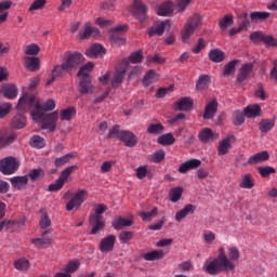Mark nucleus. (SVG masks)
<instances>
[{"mask_svg": "<svg viewBox=\"0 0 277 277\" xmlns=\"http://www.w3.org/2000/svg\"><path fill=\"white\" fill-rule=\"evenodd\" d=\"M49 233H51V230H44L41 238L31 239V243H34L35 248H49V246H51L53 240L47 237Z\"/></svg>", "mask_w": 277, "mask_h": 277, "instance_id": "18", "label": "nucleus"}, {"mask_svg": "<svg viewBox=\"0 0 277 277\" xmlns=\"http://www.w3.org/2000/svg\"><path fill=\"white\" fill-rule=\"evenodd\" d=\"M42 177H44L42 169H32L27 175V179H30V181H40Z\"/></svg>", "mask_w": 277, "mask_h": 277, "instance_id": "58", "label": "nucleus"}, {"mask_svg": "<svg viewBox=\"0 0 277 277\" xmlns=\"http://www.w3.org/2000/svg\"><path fill=\"white\" fill-rule=\"evenodd\" d=\"M36 105L39 106V108L41 109L42 114H44V111H53V109H55V101H53V100H48L43 104H40V102H37L35 104V106Z\"/></svg>", "mask_w": 277, "mask_h": 277, "instance_id": "55", "label": "nucleus"}, {"mask_svg": "<svg viewBox=\"0 0 277 277\" xmlns=\"http://www.w3.org/2000/svg\"><path fill=\"white\" fill-rule=\"evenodd\" d=\"M66 72H70V70L64 63H62L61 65H55L52 69L50 78L45 82V85H51V83H54L57 78L63 77L64 75H66Z\"/></svg>", "mask_w": 277, "mask_h": 277, "instance_id": "12", "label": "nucleus"}, {"mask_svg": "<svg viewBox=\"0 0 277 277\" xmlns=\"http://www.w3.org/2000/svg\"><path fill=\"white\" fill-rule=\"evenodd\" d=\"M268 17H269V12H265V11H254L250 14V18L252 23H259V21L260 22L267 21Z\"/></svg>", "mask_w": 277, "mask_h": 277, "instance_id": "43", "label": "nucleus"}, {"mask_svg": "<svg viewBox=\"0 0 277 277\" xmlns=\"http://www.w3.org/2000/svg\"><path fill=\"white\" fill-rule=\"evenodd\" d=\"M230 137L233 136H227L220 142L219 148H217V153L220 156L228 155V150L230 149Z\"/></svg>", "mask_w": 277, "mask_h": 277, "instance_id": "40", "label": "nucleus"}, {"mask_svg": "<svg viewBox=\"0 0 277 277\" xmlns=\"http://www.w3.org/2000/svg\"><path fill=\"white\" fill-rule=\"evenodd\" d=\"M159 81V75L155 72V70H148L146 75L143 77L142 83L145 88H148V85Z\"/></svg>", "mask_w": 277, "mask_h": 277, "instance_id": "31", "label": "nucleus"}, {"mask_svg": "<svg viewBox=\"0 0 277 277\" xmlns=\"http://www.w3.org/2000/svg\"><path fill=\"white\" fill-rule=\"evenodd\" d=\"M209 83H211V78L208 75H201L196 82L197 90H205Z\"/></svg>", "mask_w": 277, "mask_h": 277, "instance_id": "52", "label": "nucleus"}, {"mask_svg": "<svg viewBox=\"0 0 277 277\" xmlns=\"http://www.w3.org/2000/svg\"><path fill=\"white\" fill-rule=\"evenodd\" d=\"M123 60H127L129 64H142L144 60V54L142 50H138L136 52H132L129 58H123Z\"/></svg>", "mask_w": 277, "mask_h": 277, "instance_id": "46", "label": "nucleus"}, {"mask_svg": "<svg viewBox=\"0 0 277 277\" xmlns=\"http://www.w3.org/2000/svg\"><path fill=\"white\" fill-rule=\"evenodd\" d=\"M77 158V153H69L67 155H64L62 157L55 158L54 159V166L55 168H62V166H66L70 161V159H76Z\"/></svg>", "mask_w": 277, "mask_h": 277, "instance_id": "32", "label": "nucleus"}, {"mask_svg": "<svg viewBox=\"0 0 277 277\" xmlns=\"http://www.w3.org/2000/svg\"><path fill=\"white\" fill-rule=\"evenodd\" d=\"M265 161H269V151L263 150L253 156L249 157L248 164L249 166H256V163H263Z\"/></svg>", "mask_w": 277, "mask_h": 277, "instance_id": "17", "label": "nucleus"}, {"mask_svg": "<svg viewBox=\"0 0 277 277\" xmlns=\"http://www.w3.org/2000/svg\"><path fill=\"white\" fill-rule=\"evenodd\" d=\"M30 116L35 122H41V129H45L50 133L57 129V120L60 119V113L57 111L44 114L39 105H35Z\"/></svg>", "mask_w": 277, "mask_h": 277, "instance_id": "2", "label": "nucleus"}, {"mask_svg": "<svg viewBox=\"0 0 277 277\" xmlns=\"http://www.w3.org/2000/svg\"><path fill=\"white\" fill-rule=\"evenodd\" d=\"M30 265L31 264L29 263V260H27L25 258H21V259L14 261V267H15V269H17V272H27V269H29Z\"/></svg>", "mask_w": 277, "mask_h": 277, "instance_id": "44", "label": "nucleus"}, {"mask_svg": "<svg viewBox=\"0 0 277 277\" xmlns=\"http://www.w3.org/2000/svg\"><path fill=\"white\" fill-rule=\"evenodd\" d=\"M30 146L31 148H44V146H47V141L44 140V137L40 136V135H32L30 137Z\"/></svg>", "mask_w": 277, "mask_h": 277, "instance_id": "41", "label": "nucleus"}, {"mask_svg": "<svg viewBox=\"0 0 277 277\" xmlns=\"http://www.w3.org/2000/svg\"><path fill=\"white\" fill-rule=\"evenodd\" d=\"M25 66L30 72H38L40 70V58L38 56H25Z\"/></svg>", "mask_w": 277, "mask_h": 277, "instance_id": "20", "label": "nucleus"}, {"mask_svg": "<svg viewBox=\"0 0 277 277\" xmlns=\"http://www.w3.org/2000/svg\"><path fill=\"white\" fill-rule=\"evenodd\" d=\"M12 187L15 189H23L24 187H27V183H29V179H27V175L23 176H14L10 180Z\"/></svg>", "mask_w": 277, "mask_h": 277, "instance_id": "30", "label": "nucleus"}, {"mask_svg": "<svg viewBox=\"0 0 277 277\" xmlns=\"http://www.w3.org/2000/svg\"><path fill=\"white\" fill-rule=\"evenodd\" d=\"M35 102L36 96L25 93L24 96L18 100L16 109L17 111H29V109L34 107Z\"/></svg>", "mask_w": 277, "mask_h": 277, "instance_id": "11", "label": "nucleus"}, {"mask_svg": "<svg viewBox=\"0 0 277 277\" xmlns=\"http://www.w3.org/2000/svg\"><path fill=\"white\" fill-rule=\"evenodd\" d=\"M12 111V103H0V119L5 118Z\"/></svg>", "mask_w": 277, "mask_h": 277, "instance_id": "60", "label": "nucleus"}, {"mask_svg": "<svg viewBox=\"0 0 277 277\" xmlns=\"http://www.w3.org/2000/svg\"><path fill=\"white\" fill-rule=\"evenodd\" d=\"M166 27H170V21L168 19L159 24H156L154 27L149 28L148 36L150 38H153V36H163Z\"/></svg>", "mask_w": 277, "mask_h": 277, "instance_id": "22", "label": "nucleus"}, {"mask_svg": "<svg viewBox=\"0 0 277 277\" xmlns=\"http://www.w3.org/2000/svg\"><path fill=\"white\" fill-rule=\"evenodd\" d=\"M237 63H238L237 60H234V61L227 63L224 66V69H223V77H230V75H233V72H235V68L237 67Z\"/></svg>", "mask_w": 277, "mask_h": 277, "instance_id": "56", "label": "nucleus"}, {"mask_svg": "<svg viewBox=\"0 0 277 277\" xmlns=\"http://www.w3.org/2000/svg\"><path fill=\"white\" fill-rule=\"evenodd\" d=\"M85 55L91 58L98 57V55H105V48L98 43H94L87 50Z\"/></svg>", "mask_w": 277, "mask_h": 277, "instance_id": "29", "label": "nucleus"}, {"mask_svg": "<svg viewBox=\"0 0 277 277\" xmlns=\"http://www.w3.org/2000/svg\"><path fill=\"white\" fill-rule=\"evenodd\" d=\"M246 122V111L236 110L234 113V124L235 127H241Z\"/></svg>", "mask_w": 277, "mask_h": 277, "instance_id": "57", "label": "nucleus"}, {"mask_svg": "<svg viewBox=\"0 0 277 277\" xmlns=\"http://www.w3.org/2000/svg\"><path fill=\"white\" fill-rule=\"evenodd\" d=\"M123 226H133V220L118 216L113 221V227L115 230H120Z\"/></svg>", "mask_w": 277, "mask_h": 277, "instance_id": "33", "label": "nucleus"}, {"mask_svg": "<svg viewBox=\"0 0 277 277\" xmlns=\"http://www.w3.org/2000/svg\"><path fill=\"white\" fill-rule=\"evenodd\" d=\"M251 42L254 44L263 42L266 47H277V40L272 35H265L261 31H254L250 35Z\"/></svg>", "mask_w": 277, "mask_h": 277, "instance_id": "9", "label": "nucleus"}, {"mask_svg": "<svg viewBox=\"0 0 277 277\" xmlns=\"http://www.w3.org/2000/svg\"><path fill=\"white\" fill-rule=\"evenodd\" d=\"M172 12H174V3L167 1L158 6L157 14L158 16H172Z\"/></svg>", "mask_w": 277, "mask_h": 277, "instance_id": "26", "label": "nucleus"}, {"mask_svg": "<svg viewBox=\"0 0 277 277\" xmlns=\"http://www.w3.org/2000/svg\"><path fill=\"white\" fill-rule=\"evenodd\" d=\"M133 239V232H121L119 234L120 243H129Z\"/></svg>", "mask_w": 277, "mask_h": 277, "instance_id": "64", "label": "nucleus"}, {"mask_svg": "<svg viewBox=\"0 0 277 277\" xmlns=\"http://www.w3.org/2000/svg\"><path fill=\"white\" fill-rule=\"evenodd\" d=\"M253 70L254 64L252 63L241 65L237 74V83H243V81L248 80Z\"/></svg>", "mask_w": 277, "mask_h": 277, "instance_id": "13", "label": "nucleus"}, {"mask_svg": "<svg viewBox=\"0 0 277 277\" xmlns=\"http://www.w3.org/2000/svg\"><path fill=\"white\" fill-rule=\"evenodd\" d=\"M107 210V206L100 203L95 209V214L89 216V222L91 226H93L91 230V235H96L98 230H103L105 228V217L103 213Z\"/></svg>", "mask_w": 277, "mask_h": 277, "instance_id": "4", "label": "nucleus"}, {"mask_svg": "<svg viewBox=\"0 0 277 277\" xmlns=\"http://www.w3.org/2000/svg\"><path fill=\"white\" fill-rule=\"evenodd\" d=\"M198 137L202 144H209V142H213V130L209 128L202 129L199 132Z\"/></svg>", "mask_w": 277, "mask_h": 277, "instance_id": "37", "label": "nucleus"}, {"mask_svg": "<svg viewBox=\"0 0 277 277\" xmlns=\"http://www.w3.org/2000/svg\"><path fill=\"white\" fill-rule=\"evenodd\" d=\"M148 8L142 3L140 0L133 1V14L137 21H146V14Z\"/></svg>", "mask_w": 277, "mask_h": 277, "instance_id": "14", "label": "nucleus"}, {"mask_svg": "<svg viewBox=\"0 0 277 277\" xmlns=\"http://www.w3.org/2000/svg\"><path fill=\"white\" fill-rule=\"evenodd\" d=\"M183 196V188L182 187H174L170 189L169 198L171 202H179Z\"/></svg>", "mask_w": 277, "mask_h": 277, "instance_id": "48", "label": "nucleus"}, {"mask_svg": "<svg viewBox=\"0 0 277 277\" xmlns=\"http://www.w3.org/2000/svg\"><path fill=\"white\" fill-rule=\"evenodd\" d=\"M111 137H117L128 148H135L137 146V136L131 131L120 130V126H114L109 129L107 138L111 140Z\"/></svg>", "mask_w": 277, "mask_h": 277, "instance_id": "3", "label": "nucleus"}, {"mask_svg": "<svg viewBox=\"0 0 277 277\" xmlns=\"http://www.w3.org/2000/svg\"><path fill=\"white\" fill-rule=\"evenodd\" d=\"M114 246H116V236L108 235L101 240L100 250L101 252H111L114 250Z\"/></svg>", "mask_w": 277, "mask_h": 277, "instance_id": "16", "label": "nucleus"}, {"mask_svg": "<svg viewBox=\"0 0 277 277\" xmlns=\"http://www.w3.org/2000/svg\"><path fill=\"white\" fill-rule=\"evenodd\" d=\"M38 53H40V47H38L36 43H31L25 49L26 55H38Z\"/></svg>", "mask_w": 277, "mask_h": 277, "instance_id": "63", "label": "nucleus"}, {"mask_svg": "<svg viewBox=\"0 0 277 277\" xmlns=\"http://www.w3.org/2000/svg\"><path fill=\"white\" fill-rule=\"evenodd\" d=\"M44 5H47V0H35L29 6V12H36V10H43Z\"/></svg>", "mask_w": 277, "mask_h": 277, "instance_id": "62", "label": "nucleus"}, {"mask_svg": "<svg viewBox=\"0 0 277 277\" xmlns=\"http://www.w3.org/2000/svg\"><path fill=\"white\" fill-rule=\"evenodd\" d=\"M239 187L241 189H252V187H254V179H252V174L246 173L239 183Z\"/></svg>", "mask_w": 277, "mask_h": 277, "instance_id": "35", "label": "nucleus"}, {"mask_svg": "<svg viewBox=\"0 0 277 277\" xmlns=\"http://www.w3.org/2000/svg\"><path fill=\"white\" fill-rule=\"evenodd\" d=\"M128 69H129V61L128 60H121L117 64L115 74L111 79L113 88H118V85H120L124 81V77H127Z\"/></svg>", "mask_w": 277, "mask_h": 277, "instance_id": "6", "label": "nucleus"}, {"mask_svg": "<svg viewBox=\"0 0 277 277\" xmlns=\"http://www.w3.org/2000/svg\"><path fill=\"white\" fill-rule=\"evenodd\" d=\"M176 142L172 133L162 134L158 137V144L161 146H172Z\"/></svg>", "mask_w": 277, "mask_h": 277, "instance_id": "42", "label": "nucleus"}, {"mask_svg": "<svg viewBox=\"0 0 277 277\" xmlns=\"http://www.w3.org/2000/svg\"><path fill=\"white\" fill-rule=\"evenodd\" d=\"M195 212H196V206L186 205L184 209L176 212L175 220L176 222H182L183 220H185V217H187V215H189V213L194 214Z\"/></svg>", "mask_w": 277, "mask_h": 277, "instance_id": "28", "label": "nucleus"}, {"mask_svg": "<svg viewBox=\"0 0 277 277\" xmlns=\"http://www.w3.org/2000/svg\"><path fill=\"white\" fill-rule=\"evenodd\" d=\"M1 92L4 98H9L11 101L18 96V88L15 84H3Z\"/></svg>", "mask_w": 277, "mask_h": 277, "instance_id": "21", "label": "nucleus"}, {"mask_svg": "<svg viewBox=\"0 0 277 277\" xmlns=\"http://www.w3.org/2000/svg\"><path fill=\"white\" fill-rule=\"evenodd\" d=\"M17 111L16 115L12 118L11 126L13 129H25L27 127V117Z\"/></svg>", "mask_w": 277, "mask_h": 277, "instance_id": "24", "label": "nucleus"}, {"mask_svg": "<svg viewBox=\"0 0 277 277\" xmlns=\"http://www.w3.org/2000/svg\"><path fill=\"white\" fill-rule=\"evenodd\" d=\"M219 252V255L212 261L206 260L203 263V272L210 276H217V274H221L224 269H235V265H233L230 260L226 256L224 248H220Z\"/></svg>", "mask_w": 277, "mask_h": 277, "instance_id": "1", "label": "nucleus"}, {"mask_svg": "<svg viewBox=\"0 0 277 277\" xmlns=\"http://www.w3.org/2000/svg\"><path fill=\"white\" fill-rule=\"evenodd\" d=\"M233 23H235L233 15L227 14L223 18L220 19V22H219L220 29H222V31H226V29H228V27H230V25H233Z\"/></svg>", "mask_w": 277, "mask_h": 277, "instance_id": "47", "label": "nucleus"}, {"mask_svg": "<svg viewBox=\"0 0 277 277\" xmlns=\"http://www.w3.org/2000/svg\"><path fill=\"white\" fill-rule=\"evenodd\" d=\"M158 213H159V210L157 209V207H154L153 210L149 212L140 211L137 213V216L141 217L143 222H150L153 217H157Z\"/></svg>", "mask_w": 277, "mask_h": 277, "instance_id": "39", "label": "nucleus"}, {"mask_svg": "<svg viewBox=\"0 0 277 277\" xmlns=\"http://www.w3.org/2000/svg\"><path fill=\"white\" fill-rule=\"evenodd\" d=\"M215 114H217V100H212L206 105L203 118L205 120H211Z\"/></svg>", "mask_w": 277, "mask_h": 277, "instance_id": "25", "label": "nucleus"}, {"mask_svg": "<svg viewBox=\"0 0 277 277\" xmlns=\"http://www.w3.org/2000/svg\"><path fill=\"white\" fill-rule=\"evenodd\" d=\"M88 200V190L79 189L72 196V198L67 202L66 209L67 211L79 210L81 208L82 202Z\"/></svg>", "mask_w": 277, "mask_h": 277, "instance_id": "8", "label": "nucleus"}, {"mask_svg": "<svg viewBox=\"0 0 277 277\" xmlns=\"http://www.w3.org/2000/svg\"><path fill=\"white\" fill-rule=\"evenodd\" d=\"M166 159V150L159 149L151 155V160L154 163H161Z\"/></svg>", "mask_w": 277, "mask_h": 277, "instance_id": "61", "label": "nucleus"}, {"mask_svg": "<svg viewBox=\"0 0 277 277\" xmlns=\"http://www.w3.org/2000/svg\"><path fill=\"white\" fill-rule=\"evenodd\" d=\"M75 170H77V166H70V167L65 168L61 172V175L55 181V183L49 185L48 192H60V189H62V187H64V184L66 183V181H68V176H70L72 174V172H75Z\"/></svg>", "mask_w": 277, "mask_h": 277, "instance_id": "7", "label": "nucleus"}, {"mask_svg": "<svg viewBox=\"0 0 277 277\" xmlns=\"http://www.w3.org/2000/svg\"><path fill=\"white\" fill-rule=\"evenodd\" d=\"M163 131H166V128L161 123H150L147 127V133H149V135H161Z\"/></svg>", "mask_w": 277, "mask_h": 277, "instance_id": "45", "label": "nucleus"}, {"mask_svg": "<svg viewBox=\"0 0 277 277\" xmlns=\"http://www.w3.org/2000/svg\"><path fill=\"white\" fill-rule=\"evenodd\" d=\"M194 107V101L189 97H183L181 101L174 103L175 111H189Z\"/></svg>", "mask_w": 277, "mask_h": 277, "instance_id": "23", "label": "nucleus"}, {"mask_svg": "<svg viewBox=\"0 0 277 277\" xmlns=\"http://www.w3.org/2000/svg\"><path fill=\"white\" fill-rule=\"evenodd\" d=\"M98 28L92 27V24L87 22L83 26V29L79 31V38L80 40H88V38H90L92 35L98 36Z\"/></svg>", "mask_w": 277, "mask_h": 277, "instance_id": "19", "label": "nucleus"}, {"mask_svg": "<svg viewBox=\"0 0 277 277\" xmlns=\"http://www.w3.org/2000/svg\"><path fill=\"white\" fill-rule=\"evenodd\" d=\"M21 168V162L15 157L9 156L0 160V172L5 176L15 174Z\"/></svg>", "mask_w": 277, "mask_h": 277, "instance_id": "5", "label": "nucleus"}, {"mask_svg": "<svg viewBox=\"0 0 277 277\" xmlns=\"http://www.w3.org/2000/svg\"><path fill=\"white\" fill-rule=\"evenodd\" d=\"M63 64H65L67 70H74L83 64V55L79 52L69 53L67 57L64 58Z\"/></svg>", "mask_w": 277, "mask_h": 277, "instance_id": "10", "label": "nucleus"}, {"mask_svg": "<svg viewBox=\"0 0 277 277\" xmlns=\"http://www.w3.org/2000/svg\"><path fill=\"white\" fill-rule=\"evenodd\" d=\"M208 57L210 62H214V64H220V62H224V51L220 49L211 50Z\"/></svg>", "mask_w": 277, "mask_h": 277, "instance_id": "36", "label": "nucleus"}, {"mask_svg": "<svg viewBox=\"0 0 277 277\" xmlns=\"http://www.w3.org/2000/svg\"><path fill=\"white\" fill-rule=\"evenodd\" d=\"M77 116V109L75 107H68L66 109L61 110V120H71L72 117Z\"/></svg>", "mask_w": 277, "mask_h": 277, "instance_id": "50", "label": "nucleus"}, {"mask_svg": "<svg viewBox=\"0 0 277 277\" xmlns=\"http://www.w3.org/2000/svg\"><path fill=\"white\" fill-rule=\"evenodd\" d=\"M94 68V63H88L80 67L78 71V77H81V79H85V77H90V72H92V69Z\"/></svg>", "mask_w": 277, "mask_h": 277, "instance_id": "51", "label": "nucleus"}, {"mask_svg": "<svg viewBox=\"0 0 277 277\" xmlns=\"http://www.w3.org/2000/svg\"><path fill=\"white\" fill-rule=\"evenodd\" d=\"M187 25H190V27L198 29L202 25V17L198 14H195L189 17Z\"/></svg>", "mask_w": 277, "mask_h": 277, "instance_id": "59", "label": "nucleus"}, {"mask_svg": "<svg viewBox=\"0 0 277 277\" xmlns=\"http://www.w3.org/2000/svg\"><path fill=\"white\" fill-rule=\"evenodd\" d=\"M247 118H256L261 115V106L259 104L249 105L243 109Z\"/></svg>", "mask_w": 277, "mask_h": 277, "instance_id": "34", "label": "nucleus"}, {"mask_svg": "<svg viewBox=\"0 0 277 277\" xmlns=\"http://www.w3.org/2000/svg\"><path fill=\"white\" fill-rule=\"evenodd\" d=\"M200 166H202V161L193 158L182 163L179 168V172L180 174H187L189 170H196V168H200Z\"/></svg>", "mask_w": 277, "mask_h": 277, "instance_id": "15", "label": "nucleus"}, {"mask_svg": "<svg viewBox=\"0 0 277 277\" xmlns=\"http://www.w3.org/2000/svg\"><path fill=\"white\" fill-rule=\"evenodd\" d=\"M258 172L262 179H269L271 174H276V168L271 166L258 167Z\"/></svg>", "mask_w": 277, "mask_h": 277, "instance_id": "49", "label": "nucleus"}, {"mask_svg": "<svg viewBox=\"0 0 277 277\" xmlns=\"http://www.w3.org/2000/svg\"><path fill=\"white\" fill-rule=\"evenodd\" d=\"M145 261H159V259H163V251H150L143 255Z\"/></svg>", "mask_w": 277, "mask_h": 277, "instance_id": "53", "label": "nucleus"}, {"mask_svg": "<svg viewBox=\"0 0 277 277\" xmlns=\"http://www.w3.org/2000/svg\"><path fill=\"white\" fill-rule=\"evenodd\" d=\"M275 121L272 119H262L259 122V129L261 133H268V131H272L275 127Z\"/></svg>", "mask_w": 277, "mask_h": 277, "instance_id": "38", "label": "nucleus"}, {"mask_svg": "<svg viewBox=\"0 0 277 277\" xmlns=\"http://www.w3.org/2000/svg\"><path fill=\"white\" fill-rule=\"evenodd\" d=\"M94 85L92 84V79L90 77L80 78L79 92L82 95L90 94Z\"/></svg>", "mask_w": 277, "mask_h": 277, "instance_id": "27", "label": "nucleus"}, {"mask_svg": "<svg viewBox=\"0 0 277 277\" xmlns=\"http://www.w3.org/2000/svg\"><path fill=\"white\" fill-rule=\"evenodd\" d=\"M196 28L192 27V25L186 24L184 30L182 31V40L183 42H189V38L194 36Z\"/></svg>", "mask_w": 277, "mask_h": 277, "instance_id": "54", "label": "nucleus"}]
</instances>
